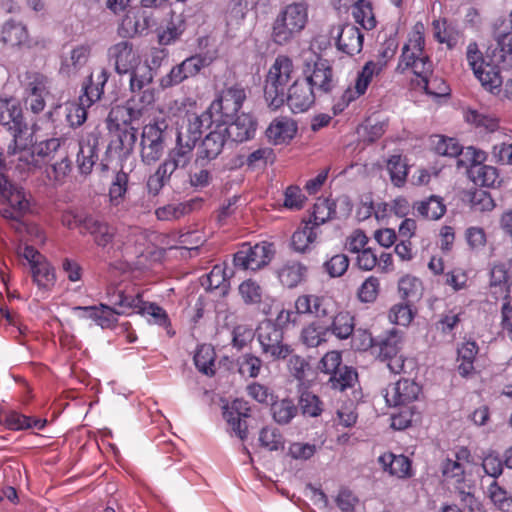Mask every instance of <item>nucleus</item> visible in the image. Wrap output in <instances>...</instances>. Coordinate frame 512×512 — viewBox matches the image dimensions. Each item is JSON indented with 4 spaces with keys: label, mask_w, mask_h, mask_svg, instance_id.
Listing matches in <instances>:
<instances>
[{
    "label": "nucleus",
    "mask_w": 512,
    "mask_h": 512,
    "mask_svg": "<svg viewBox=\"0 0 512 512\" xmlns=\"http://www.w3.org/2000/svg\"><path fill=\"white\" fill-rule=\"evenodd\" d=\"M387 170L394 186H404L408 176V164L402 155H391L387 160Z\"/></svg>",
    "instance_id": "obj_49"
},
{
    "label": "nucleus",
    "mask_w": 512,
    "mask_h": 512,
    "mask_svg": "<svg viewBox=\"0 0 512 512\" xmlns=\"http://www.w3.org/2000/svg\"><path fill=\"white\" fill-rule=\"evenodd\" d=\"M381 72L375 68L372 62H366L362 69L358 72L353 86H349L345 89L341 96V102L338 106L344 109L351 102L357 100L364 95L375 76H378Z\"/></svg>",
    "instance_id": "obj_21"
},
{
    "label": "nucleus",
    "mask_w": 512,
    "mask_h": 512,
    "mask_svg": "<svg viewBox=\"0 0 512 512\" xmlns=\"http://www.w3.org/2000/svg\"><path fill=\"white\" fill-rule=\"evenodd\" d=\"M328 328L318 320L302 328L300 339L307 347L315 348L327 341Z\"/></svg>",
    "instance_id": "obj_41"
},
{
    "label": "nucleus",
    "mask_w": 512,
    "mask_h": 512,
    "mask_svg": "<svg viewBox=\"0 0 512 512\" xmlns=\"http://www.w3.org/2000/svg\"><path fill=\"white\" fill-rule=\"evenodd\" d=\"M157 23L153 11L138 7L125 13L118 26V33L123 37L146 35Z\"/></svg>",
    "instance_id": "obj_19"
},
{
    "label": "nucleus",
    "mask_w": 512,
    "mask_h": 512,
    "mask_svg": "<svg viewBox=\"0 0 512 512\" xmlns=\"http://www.w3.org/2000/svg\"><path fill=\"white\" fill-rule=\"evenodd\" d=\"M129 90L132 97L127 101L131 117H137L155 102V90L150 87L154 74L151 66L144 62L128 72Z\"/></svg>",
    "instance_id": "obj_5"
},
{
    "label": "nucleus",
    "mask_w": 512,
    "mask_h": 512,
    "mask_svg": "<svg viewBox=\"0 0 512 512\" xmlns=\"http://www.w3.org/2000/svg\"><path fill=\"white\" fill-rule=\"evenodd\" d=\"M221 128L226 137L234 142H244L254 137L257 123L249 113H242L235 116L230 122Z\"/></svg>",
    "instance_id": "obj_25"
},
{
    "label": "nucleus",
    "mask_w": 512,
    "mask_h": 512,
    "mask_svg": "<svg viewBox=\"0 0 512 512\" xmlns=\"http://www.w3.org/2000/svg\"><path fill=\"white\" fill-rule=\"evenodd\" d=\"M86 233L93 236L94 241L98 246L105 248L108 244L113 242L112 247H116L120 250L123 256L130 254V246L122 243L119 238L113 240L114 232L106 222L100 221L99 219L91 216V218L86 221L85 234Z\"/></svg>",
    "instance_id": "obj_23"
},
{
    "label": "nucleus",
    "mask_w": 512,
    "mask_h": 512,
    "mask_svg": "<svg viewBox=\"0 0 512 512\" xmlns=\"http://www.w3.org/2000/svg\"><path fill=\"white\" fill-rule=\"evenodd\" d=\"M398 49V42L395 38H389L383 42L375 60H369L375 65L378 71L382 72L388 62L395 56Z\"/></svg>",
    "instance_id": "obj_61"
},
{
    "label": "nucleus",
    "mask_w": 512,
    "mask_h": 512,
    "mask_svg": "<svg viewBox=\"0 0 512 512\" xmlns=\"http://www.w3.org/2000/svg\"><path fill=\"white\" fill-rule=\"evenodd\" d=\"M32 134H28L22 145H16L15 148H9V154L17 156L19 166L31 170L40 168L43 164L50 161L61 146L60 138H50L38 143H32Z\"/></svg>",
    "instance_id": "obj_7"
},
{
    "label": "nucleus",
    "mask_w": 512,
    "mask_h": 512,
    "mask_svg": "<svg viewBox=\"0 0 512 512\" xmlns=\"http://www.w3.org/2000/svg\"><path fill=\"white\" fill-rule=\"evenodd\" d=\"M255 336L261 354L270 361L284 360L293 352L291 345L284 341L283 329L271 320L262 321L255 331Z\"/></svg>",
    "instance_id": "obj_9"
},
{
    "label": "nucleus",
    "mask_w": 512,
    "mask_h": 512,
    "mask_svg": "<svg viewBox=\"0 0 512 512\" xmlns=\"http://www.w3.org/2000/svg\"><path fill=\"white\" fill-rule=\"evenodd\" d=\"M331 333L340 340L348 339L355 327L354 317L347 311H340L333 316L330 325H326Z\"/></svg>",
    "instance_id": "obj_40"
},
{
    "label": "nucleus",
    "mask_w": 512,
    "mask_h": 512,
    "mask_svg": "<svg viewBox=\"0 0 512 512\" xmlns=\"http://www.w3.org/2000/svg\"><path fill=\"white\" fill-rule=\"evenodd\" d=\"M194 364L205 375L214 374L215 351L210 345H201L194 355Z\"/></svg>",
    "instance_id": "obj_56"
},
{
    "label": "nucleus",
    "mask_w": 512,
    "mask_h": 512,
    "mask_svg": "<svg viewBox=\"0 0 512 512\" xmlns=\"http://www.w3.org/2000/svg\"><path fill=\"white\" fill-rule=\"evenodd\" d=\"M168 21L166 26L158 33V41L161 45H171L178 40L186 29V21L183 15L173 17Z\"/></svg>",
    "instance_id": "obj_44"
},
{
    "label": "nucleus",
    "mask_w": 512,
    "mask_h": 512,
    "mask_svg": "<svg viewBox=\"0 0 512 512\" xmlns=\"http://www.w3.org/2000/svg\"><path fill=\"white\" fill-rule=\"evenodd\" d=\"M357 381V372L349 367H343L330 377L331 386L335 390L344 391Z\"/></svg>",
    "instance_id": "obj_62"
},
{
    "label": "nucleus",
    "mask_w": 512,
    "mask_h": 512,
    "mask_svg": "<svg viewBox=\"0 0 512 512\" xmlns=\"http://www.w3.org/2000/svg\"><path fill=\"white\" fill-rule=\"evenodd\" d=\"M316 92L303 80L295 81L285 91V102L293 113L307 111L315 102Z\"/></svg>",
    "instance_id": "obj_24"
},
{
    "label": "nucleus",
    "mask_w": 512,
    "mask_h": 512,
    "mask_svg": "<svg viewBox=\"0 0 512 512\" xmlns=\"http://www.w3.org/2000/svg\"><path fill=\"white\" fill-rule=\"evenodd\" d=\"M90 53L91 46L88 44H81L74 47L70 55L63 59L61 71L67 74L77 72L87 63Z\"/></svg>",
    "instance_id": "obj_42"
},
{
    "label": "nucleus",
    "mask_w": 512,
    "mask_h": 512,
    "mask_svg": "<svg viewBox=\"0 0 512 512\" xmlns=\"http://www.w3.org/2000/svg\"><path fill=\"white\" fill-rule=\"evenodd\" d=\"M107 297L112 305L120 307V313H137L147 318L150 324L163 327L172 337L175 332L171 328V322L167 312L154 302H146L140 292L130 293L121 288L109 287Z\"/></svg>",
    "instance_id": "obj_2"
},
{
    "label": "nucleus",
    "mask_w": 512,
    "mask_h": 512,
    "mask_svg": "<svg viewBox=\"0 0 512 512\" xmlns=\"http://www.w3.org/2000/svg\"><path fill=\"white\" fill-rule=\"evenodd\" d=\"M496 47L492 61L500 69H512V30L499 32L495 36Z\"/></svg>",
    "instance_id": "obj_35"
},
{
    "label": "nucleus",
    "mask_w": 512,
    "mask_h": 512,
    "mask_svg": "<svg viewBox=\"0 0 512 512\" xmlns=\"http://www.w3.org/2000/svg\"><path fill=\"white\" fill-rule=\"evenodd\" d=\"M479 352L476 341L467 340L457 348V371L460 376L467 378L475 373V360Z\"/></svg>",
    "instance_id": "obj_36"
},
{
    "label": "nucleus",
    "mask_w": 512,
    "mask_h": 512,
    "mask_svg": "<svg viewBox=\"0 0 512 512\" xmlns=\"http://www.w3.org/2000/svg\"><path fill=\"white\" fill-rule=\"evenodd\" d=\"M307 267L296 260H288L276 270V276L282 286L295 288L301 284L307 276Z\"/></svg>",
    "instance_id": "obj_31"
},
{
    "label": "nucleus",
    "mask_w": 512,
    "mask_h": 512,
    "mask_svg": "<svg viewBox=\"0 0 512 512\" xmlns=\"http://www.w3.org/2000/svg\"><path fill=\"white\" fill-rule=\"evenodd\" d=\"M318 229L311 225V222H305L292 235L291 246L297 252H305L310 248L318 235Z\"/></svg>",
    "instance_id": "obj_45"
},
{
    "label": "nucleus",
    "mask_w": 512,
    "mask_h": 512,
    "mask_svg": "<svg viewBox=\"0 0 512 512\" xmlns=\"http://www.w3.org/2000/svg\"><path fill=\"white\" fill-rule=\"evenodd\" d=\"M378 461L385 472L398 479H407L414 474L411 460L403 454L386 452L379 456Z\"/></svg>",
    "instance_id": "obj_30"
},
{
    "label": "nucleus",
    "mask_w": 512,
    "mask_h": 512,
    "mask_svg": "<svg viewBox=\"0 0 512 512\" xmlns=\"http://www.w3.org/2000/svg\"><path fill=\"white\" fill-rule=\"evenodd\" d=\"M464 120L479 132L494 133L500 130V119L494 114L467 109L464 112Z\"/></svg>",
    "instance_id": "obj_37"
},
{
    "label": "nucleus",
    "mask_w": 512,
    "mask_h": 512,
    "mask_svg": "<svg viewBox=\"0 0 512 512\" xmlns=\"http://www.w3.org/2000/svg\"><path fill=\"white\" fill-rule=\"evenodd\" d=\"M250 408L242 400H234L229 406L224 408L223 416L232 431L244 440L248 436V426L246 419L250 416Z\"/></svg>",
    "instance_id": "obj_26"
},
{
    "label": "nucleus",
    "mask_w": 512,
    "mask_h": 512,
    "mask_svg": "<svg viewBox=\"0 0 512 512\" xmlns=\"http://www.w3.org/2000/svg\"><path fill=\"white\" fill-rule=\"evenodd\" d=\"M5 426L14 431L36 429L42 430L46 426V419L26 416L17 411H10L4 417Z\"/></svg>",
    "instance_id": "obj_39"
},
{
    "label": "nucleus",
    "mask_w": 512,
    "mask_h": 512,
    "mask_svg": "<svg viewBox=\"0 0 512 512\" xmlns=\"http://www.w3.org/2000/svg\"><path fill=\"white\" fill-rule=\"evenodd\" d=\"M424 25L417 22L411 32L408 34L407 42L403 45L401 55L396 70L399 73L411 71L420 81L419 85L423 87L428 95L434 97H443L449 95V87L442 79H435L433 83L440 84L439 91L430 89L428 77L432 75L433 65L429 56L425 52Z\"/></svg>",
    "instance_id": "obj_1"
},
{
    "label": "nucleus",
    "mask_w": 512,
    "mask_h": 512,
    "mask_svg": "<svg viewBox=\"0 0 512 512\" xmlns=\"http://www.w3.org/2000/svg\"><path fill=\"white\" fill-rule=\"evenodd\" d=\"M226 138L221 127L207 134L198 147L196 162L205 164L216 159L223 150Z\"/></svg>",
    "instance_id": "obj_28"
},
{
    "label": "nucleus",
    "mask_w": 512,
    "mask_h": 512,
    "mask_svg": "<svg viewBox=\"0 0 512 512\" xmlns=\"http://www.w3.org/2000/svg\"><path fill=\"white\" fill-rule=\"evenodd\" d=\"M352 16L357 24L365 30H372L377 25L372 3L369 0H358L352 10Z\"/></svg>",
    "instance_id": "obj_52"
},
{
    "label": "nucleus",
    "mask_w": 512,
    "mask_h": 512,
    "mask_svg": "<svg viewBox=\"0 0 512 512\" xmlns=\"http://www.w3.org/2000/svg\"><path fill=\"white\" fill-rule=\"evenodd\" d=\"M467 173L475 185L490 188L498 186L501 182L498 170L493 166L469 165Z\"/></svg>",
    "instance_id": "obj_38"
},
{
    "label": "nucleus",
    "mask_w": 512,
    "mask_h": 512,
    "mask_svg": "<svg viewBox=\"0 0 512 512\" xmlns=\"http://www.w3.org/2000/svg\"><path fill=\"white\" fill-rule=\"evenodd\" d=\"M512 283L504 264H496L491 269L490 293L495 300L500 299L505 293L506 287Z\"/></svg>",
    "instance_id": "obj_53"
},
{
    "label": "nucleus",
    "mask_w": 512,
    "mask_h": 512,
    "mask_svg": "<svg viewBox=\"0 0 512 512\" xmlns=\"http://www.w3.org/2000/svg\"><path fill=\"white\" fill-rule=\"evenodd\" d=\"M333 301L330 297L316 294H303L296 298L294 303L295 310L282 309L277 321L279 325L298 323L299 315H311L316 318H326L333 312Z\"/></svg>",
    "instance_id": "obj_8"
},
{
    "label": "nucleus",
    "mask_w": 512,
    "mask_h": 512,
    "mask_svg": "<svg viewBox=\"0 0 512 512\" xmlns=\"http://www.w3.org/2000/svg\"><path fill=\"white\" fill-rule=\"evenodd\" d=\"M421 392V386L415 381L400 379L385 390L384 398L390 407L405 406L418 400Z\"/></svg>",
    "instance_id": "obj_20"
},
{
    "label": "nucleus",
    "mask_w": 512,
    "mask_h": 512,
    "mask_svg": "<svg viewBox=\"0 0 512 512\" xmlns=\"http://www.w3.org/2000/svg\"><path fill=\"white\" fill-rule=\"evenodd\" d=\"M297 132L294 120L288 117L274 119L266 130V136L275 145L284 144L293 139Z\"/></svg>",
    "instance_id": "obj_34"
},
{
    "label": "nucleus",
    "mask_w": 512,
    "mask_h": 512,
    "mask_svg": "<svg viewBox=\"0 0 512 512\" xmlns=\"http://www.w3.org/2000/svg\"><path fill=\"white\" fill-rule=\"evenodd\" d=\"M259 442L269 451H277L284 447V438L280 431L274 427H264L259 433Z\"/></svg>",
    "instance_id": "obj_60"
},
{
    "label": "nucleus",
    "mask_w": 512,
    "mask_h": 512,
    "mask_svg": "<svg viewBox=\"0 0 512 512\" xmlns=\"http://www.w3.org/2000/svg\"><path fill=\"white\" fill-rule=\"evenodd\" d=\"M488 493L491 501L499 510L512 511V497L495 480L488 487Z\"/></svg>",
    "instance_id": "obj_63"
},
{
    "label": "nucleus",
    "mask_w": 512,
    "mask_h": 512,
    "mask_svg": "<svg viewBox=\"0 0 512 512\" xmlns=\"http://www.w3.org/2000/svg\"><path fill=\"white\" fill-rule=\"evenodd\" d=\"M21 255L28 261L33 278L39 290L50 291L56 283V274L51 263L34 247L26 245Z\"/></svg>",
    "instance_id": "obj_14"
},
{
    "label": "nucleus",
    "mask_w": 512,
    "mask_h": 512,
    "mask_svg": "<svg viewBox=\"0 0 512 512\" xmlns=\"http://www.w3.org/2000/svg\"><path fill=\"white\" fill-rule=\"evenodd\" d=\"M197 202L198 200L193 199L187 202L168 204L157 208L155 211V215L157 219L160 221L178 220L181 217L189 214L193 210V207Z\"/></svg>",
    "instance_id": "obj_47"
},
{
    "label": "nucleus",
    "mask_w": 512,
    "mask_h": 512,
    "mask_svg": "<svg viewBox=\"0 0 512 512\" xmlns=\"http://www.w3.org/2000/svg\"><path fill=\"white\" fill-rule=\"evenodd\" d=\"M217 57L216 51L195 54L183 60L182 66L188 78L196 76L203 68L210 66Z\"/></svg>",
    "instance_id": "obj_48"
},
{
    "label": "nucleus",
    "mask_w": 512,
    "mask_h": 512,
    "mask_svg": "<svg viewBox=\"0 0 512 512\" xmlns=\"http://www.w3.org/2000/svg\"><path fill=\"white\" fill-rule=\"evenodd\" d=\"M309 22V6L297 1L280 8L271 24V40L278 46H285L296 40Z\"/></svg>",
    "instance_id": "obj_3"
},
{
    "label": "nucleus",
    "mask_w": 512,
    "mask_h": 512,
    "mask_svg": "<svg viewBox=\"0 0 512 512\" xmlns=\"http://www.w3.org/2000/svg\"><path fill=\"white\" fill-rule=\"evenodd\" d=\"M1 121L13 136L9 148L22 145L23 139L29 134L19 102L15 99L0 100Z\"/></svg>",
    "instance_id": "obj_17"
},
{
    "label": "nucleus",
    "mask_w": 512,
    "mask_h": 512,
    "mask_svg": "<svg viewBox=\"0 0 512 512\" xmlns=\"http://www.w3.org/2000/svg\"><path fill=\"white\" fill-rule=\"evenodd\" d=\"M336 46L339 51L349 56L362 51L364 35L352 24L337 27Z\"/></svg>",
    "instance_id": "obj_27"
},
{
    "label": "nucleus",
    "mask_w": 512,
    "mask_h": 512,
    "mask_svg": "<svg viewBox=\"0 0 512 512\" xmlns=\"http://www.w3.org/2000/svg\"><path fill=\"white\" fill-rule=\"evenodd\" d=\"M294 64L287 55H278L268 70L265 79L264 97L272 109L285 103V91L292 79Z\"/></svg>",
    "instance_id": "obj_6"
},
{
    "label": "nucleus",
    "mask_w": 512,
    "mask_h": 512,
    "mask_svg": "<svg viewBox=\"0 0 512 512\" xmlns=\"http://www.w3.org/2000/svg\"><path fill=\"white\" fill-rule=\"evenodd\" d=\"M418 215L429 220H438L446 212V206L441 197L432 195L428 199L414 205Z\"/></svg>",
    "instance_id": "obj_46"
},
{
    "label": "nucleus",
    "mask_w": 512,
    "mask_h": 512,
    "mask_svg": "<svg viewBox=\"0 0 512 512\" xmlns=\"http://www.w3.org/2000/svg\"><path fill=\"white\" fill-rule=\"evenodd\" d=\"M47 81L42 75H36L26 88L25 104L34 114L42 112L45 108L44 96L47 94Z\"/></svg>",
    "instance_id": "obj_33"
},
{
    "label": "nucleus",
    "mask_w": 512,
    "mask_h": 512,
    "mask_svg": "<svg viewBox=\"0 0 512 512\" xmlns=\"http://www.w3.org/2000/svg\"><path fill=\"white\" fill-rule=\"evenodd\" d=\"M336 214V204L333 200L319 198L313 206L311 218L308 222L316 229Z\"/></svg>",
    "instance_id": "obj_51"
},
{
    "label": "nucleus",
    "mask_w": 512,
    "mask_h": 512,
    "mask_svg": "<svg viewBox=\"0 0 512 512\" xmlns=\"http://www.w3.org/2000/svg\"><path fill=\"white\" fill-rule=\"evenodd\" d=\"M274 254L273 245L268 242H260L251 246L244 243L234 254V266L242 270H258L266 266Z\"/></svg>",
    "instance_id": "obj_15"
},
{
    "label": "nucleus",
    "mask_w": 512,
    "mask_h": 512,
    "mask_svg": "<svg viewBox=\"0 0 512 512\" xmlns=\"http://www.w3.org/2000/svg\"><path fill=\"white\" fill-rule=\"evenodd\" d=\"M97 160L98 138L94 134H89L79 141L76 163L80 173L83 175L90 174Z\"/></svg>",
    "instance_id": "obj_29"
},
{
    "label": "nucleus",
    "mask_w": 512,
    "mask_h": 512,
    "mask_svg": "<svg viewBox=\"0 0 512 512\" xmlns=\"http://www.w3.org/2000/svg\"><path fill=\"white\" fill-rule=\"evenodd\" d=\"M403 342V333L399 329L392 328L378 340L379 354L382 361L387 362V367L394 374L406 373V359L399 354Z\"/></svg>",
    "instance_id": "obj_13"
},
{
    "label": "nucleus",
    "mask_w": 512,
    "mask_h": 512,
    "mask_svg": "<svg viewBox=\"0 0 512 512\" xmlns=\"http://www.w3.org/2000/svg\"><path fill=\"white\" fill-rule=\"evenodd\" d=\"M398 291L401 298L405 300H414L421 296L422 283L414 276L405 275L399 280Z\"/></svg>",
    "instance_id": "obj_58"
},
{
    "label": "nucleus",
    "mask_w": 512,
    "mask_h": 512,
    "mask_svg": "<svg viewBox=\"0 0 512 512\" xmlns=\"http://www.w3.org/2000/svg\"><path fill=\"white\" fill-rule=\"evenodd\" d=\"M1 196L7 204L1 209L3 218L18 221L28 212L30 200L22 187L5 180L1 185Z\"/></svg>",
    "instance_id": "obj_18"
},
{
    "label": "nucleus",
    "mask_w": 512,
    "mask_h": 512,
    "mask_svg": "<svg viewBox=\"0 0 512 512\" xmlns=\"http://www.w3.org/2000/svg\"><path fill=\"white\" fill-rule=\"evenodd\" d=\"M28 31L26 27L13 20L5 22L1 31L2 41L9 46H21L28 42Z\"/></svg>",
    "instance_id": "obj_43"
},
{
    "label": "nucleus",
    "mask_w": 512,
    "mask_h": 512,
    "mask_svg": "<svg viewBox=\"0 0 512 512\" xmlns=\"http://www.w3.org/2000/svg\"><path fill=\"white\" fill-rule=\"evenodd\" d=\"M167 128L165 121L147 124L142 129L141 159L151 165L157 162L164 151V133Z\"/></svg>",
    "instance_id": "obj_16"
},
{
    "label": "nucleus",
    "mask_w": 512,
    "mask_h": 512,
    "mask_svg": "<svg viewBox=\"0 0 512 512\" xmlns=\"http://www.w3.org/2000/svg\"><path fill=\"white\" fill-rule=\"evenodd\" d=\"M202 285L209 291L219 290L221 294H225L230 285L225 266L220 264L215 265L207 274Z\"/></svg>",
    "instance_id": "obj_54"
},
{
    "label": "nucleus",
    "mask_w": 512,
    "mask_h": 512,
    "mask_svg": "<svg viewBox=\"0 0 512 512\" xmlns=\"http://www.w3.org/2000/svg\"><path fill=\"white\" fill-rule=\"evenodd\" d=\"M466 58L481 85L492 94H498L503 82L499 68L494 64L484 61L482 52L479 50L476 42L468 44Z\"/></svg>",
    "instance_id": "obj_11"
},
{
    "label": "nucleus",
    "mask_w": 512,
    "mask_h": 512,
    "mask_svg": "<svg viewBox=\"0 0 512 512\" xmlns=\"http://www.w3.org/2000/svg\"><path fill=\"white\" fill-rule=\"evenodd\" d=\"M432 25L434 37L439 43L446 44L448 48L456 46L458 32L445 19L434 20Z\"/></svg>",
    "instance_id": "obj_57"
},
{
    "label": "nucleus",
    "mask_w": 512,
    "mask_h": 512,
    "mask_svg": "<svg viewBox=\"0 0 512 512\" xmlns=\"http://www.w3.org/2000/svg\"><path fill=\"white\" fill-rule=\"evenodd\" d=\"M298 408L291 399L285 398L271 404L273 419L279 424H288L297 414Z\"/></svg>",
    "instance_id": "obj_55"
},
{
    "label": "nucleus",
    "mask_w": 512,
    "mask_h": 512,
    "mask_svg": "<svg viewBox=\"0 0 512 512\" xmlns=\"http://www.w3.org/2000/svg\"><path fill=\"white\" fill-rule=\"evenodd\" d=\"M275 161V153L270 147H260L252 151L246 158L238 157V165L246 164L250 169L265 167Z\"/></svg>",
    "instance_id": "obj_50"
},
{
    "label": "nucleus",
    "mask_w": 512,
    "mask_h": 512,
    "mask_svg": "<svg viewBox=\"0 0 512 512\" xmlns=\"http://www.w3.org/2000/svg\"><path fill=\"white\" fill-rule=\"evenodd\" d=\"M109 60L114 63L118 74H127L134 67L142 64L139 55L133 50L132 43L120 41L108 49Z\"/></svg>",
    "instance_id": "obj_22"
},
{
    "label": "nucleus",
    "mask_w": 512,
    "mask_h": 512,
    "mask_svg": "<svg viewBox=\"0 0 512 512\" xmlns=\"http://www.w3.org/2000/svg\"><path fill=\"white\" fill-rule=\"evenodd\" d=\"M303 81L316 93L326 94L334 87L333 70L328 60L319 54L310 52L304 56Z\"/></svg>",
    "instance_id": "obj_10"
},
{
    "label": "nucleus",
    "mask_w": 512,
    "mask_h": 512,
    "mask_svg": "<svg viewBox=\"0 0 512 512\" xmlns=\"http://www.w3.org/2000/svg\"><path fill=\"white\" fill-rule=\"evenodd\" d=\"M299 405L302 413L306 416L317 417L323 411V404L319 397L309 391L301 393Z\"/></svg>",
    "instance_id": "obj_64"
},
{
    "label": "nucleus",
    "mask_w": 512,
    "mask_h": 512,
    "mask_svg": "<svg viewBox=\"0 0 512 512\" xmlns=\"http://www.w3.org/2000/svg\"><path fill=\"white\" fill-rule=\"evenodd\" d=\"M246 100L245 89L234 85L224 89L211 103L209 112L211 118L222 124L230 122L242 108Z\"/></svg>",
    "instance_id": "obj_12"
},
{
    "label": "nucleus",
    "mask_w": 512,
    "mask_h": 512,
    "mask_svg": "<svg viewBox=\"0 0 512 512\" xmlns=\"http://www.w3.org/2000/svg\"><path fill=\"white\" fill-rule=\"evenodd\" d=\"M108 78L109 74L104 68L92 72L83 84L78 100L66 102L58 107L63 110L70 127H79L86 121L87 109L100 100Z\"/></svg>",
    "instance_id": "obj_4"
},
{
    "label": "nucleus",
    "mask_w": 512,
    "mask_h": 512,
    "mask_svg": "<svg viewBox=\"0 0 512 512\" xmlns=\"http://www.w3.org/2000/svg\"><path fill=\"white\" fill-rule=\"evenodd\" d=\"M196 145L193 141H186L183 129H178L175 147L172 148L166 159L176 169H182L188 166L193 158V151Z\"/></svg>",
    "instance_id": "obj_32"
},
{
    "label": "nucleus",
    "mask_w": 512,
    "mask_h": 512,
    "mask_svg": "<svg viewBox=\"0 0 512 512\" xmlns=\"http://www.w3.org/2000/svg\"><path fill=\"white\" fill-rule=\"evenodd\" d=\"M129 176L123 171L116 173L111 186L109 188V199L112 205H119L122 203L127 192Z\"/></svg>",
    "instance_id": "obj_59"
}]
</instances>
